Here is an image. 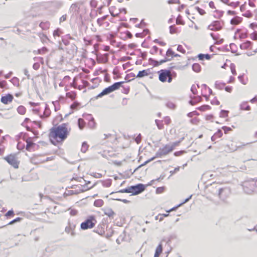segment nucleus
I'll use <instances>...</instances> for the list:
<instances>
[{
    "instance_id": "obj_1",
    "label": "nucleus",
    "mask_w": 257,
    "mask_h": 257,
    "mask_svg": "<svg viewBox=\"0 0 257 257\" xmlns=\"http://www.w3.org/2000/svg\"><path fill=\"white\" fill-rule=\"evenodd\" d=\"M70 129L68 124L63 123L56 127H53L50 130L49 139L51 142L54 145L64 142L69 135Z\"/></svg>"
},
{
    "instance_id": "obj_2",
    "label": "nucleus",
    "mask_w": 257,
    "mask_h": 257,
    "mask_svg": "<svg viewBox=\"0 0 257 257\" xmlns=\"http://www.w3.org/2000/svg\"><path fill=\"white\" fill-rule=\"evenodd\" d=\"M145 189L144 185L139 184L135 186H132L127 188L120 190L121 193H132L133 195H137L142 192Z\"/></svg>"
},
{
    "instance_id": "obj_3",
    "label": "nucleus",
    "mask_w": 257,
    "mask_h": 257,
    "mask_svg": "<svg viewBox=\"0 0 257 257\" xmlns=\"http://www.w3.org/2000/svg\"><path fill=\"white\" fill-rule=\"evenodd\" d=\"M174 52L172 49H169L166 52V57L165 59L161 60L160 61H158L154 60L152 58H150L149 61L150 63L153 64L154 66H158L164 62L168 61H170L173 57Z\"/></svg>"
},
{
    "instance_id": "obj_4",
    "label": "nucleus",
    "mask_w": 257,
    "mask_h": 257,
    "mask_svg": "<svg viewBox=\"0 0 257 257\" xmlns=\"http://www.w3.org/2000/svg\"><path fill=\"white\" fill-rule=\"evenodd\" d=\"M96 222L95 216L91 215L88 216L85 221L81 223L80 227L83 230L90 229L95 226Z\"/></svg>"
},
{
    "instance_id": "obj_5",
    "label": "nucleus",
    "mask_w": 257,
    "mask_h": 257,
    "mask_svg": "<svg viewBox=\"0 0 257 257\" xmlns=\"http://www.w3.org/2000/svg\"><path fill=\"white\" fill-rule=\"evenodd\" d=\"M159 74V79L162 82H165L167 81L170 83L172 81V76L170 70L167 69H162L158 72Z\"/></svg>"
},
{
    "instance_id": "obj_6",
    "label": "nucleus",
    "mask_w": 257,
    "mask_h": 257,
    "mask_svg": "<svg viewBox=\"0 0 257 257\" xmlns=\"http://www.w3.org/2000/svg\"><path fill=\"white\" fill-rule=\"evenodd\" d=\"M242 186L244 192L249 194L255 191L256 189V183L253 181L244 182Z\"/></svg>"
},
{
    "instance_id": "obj_7",
    "label": "nucleus",
    "mask_w": 257,
    "mask_h": 257,
    "mask_svg": "<svg viewBox=\"0 0 257 257\" xmlns=\"http://www.w3.org/2000/svg\"><path fill=\"white\" fill-rule=\"evenodd\" d=\"M173 151V147H171L170 145H166L162 148L159 149L156 153L157 157H161L163 156L167 155Z\"/></svg>"
},
{
    "instance_id": "obj_8",
    "label": "nucleus",
    "mask_w": 257,
    "mask_h": 257,
    "mask_svg": "<svg viewBox=\"0 0 257 257\" xmlns=\"http://www.w3.org/2000/svg\"><path fill=\"white\" fill-rule=\"evenodd\" d=\"M5 159L8 162L9 164L13 166L15 168L19 167V162L18 161V158L15 155H10L5 158Z\"/></svg>"
},
{
    "instance_id": "obj_9",
    "label": "nucleus",
    "mask_w": 257,
    "mask_h": 257,
    "mask_svg": "<svg viewBox=\"0 0 257 257\" xmlns=\"http://www.w3.org/2000/svg\"><path fill=\"white\" fill-rule=\"evenodd\" d=\"M223 25L222 22L215 21L208 26V29L214 31H219L222 29Z\"/></svg>"
},
{
    "instance_id": "obj_10",
    "label": "nucleus",
    "mask_w": 257,
    "mask_h": 257,
    "mask_svg": "<svg viewBox=\"0 0 257 257\" xmlns=\"http://www.w3.org/2000/svg\"><path fill=\"white\" fill-rule=\"evenodd\" d=\"M230 190L227 187L219 189L218 195L219 198L222 200H225L230 195Z\"/></svg>"
},
{
    "instance_id": "obj_11",
    "label": "nucleus",
    "mask_w": 257,
    "mask_h": 257,
    "mask_svg": "<svg viewBox=\"0 0 257 257\" xmlns=\"http://www.w3.org/2000/svg\"><path fill=\"white\" fill-rule=\"evenodd\" d=\"M79 11V6L78 3L72 4L69 9V12L72 15H76Z\"/></svg>"
},
{
    "instance_id": "obj_12",
    "label": "nucleus",
    "mask_w": 257,
    "mask_h": 257,
    "mask_svg": "<svg viewBox=\"0 0 257 257\" xmlns=\"http://www.w3.org/2000/svg\"><path fill=\"white\" fill-rule=\"evenodd\" d=\"M13 96L12 94H8L1 98V102L4 104H7L12 101Z\"/></svg>"
},
{
    "instance_id": "obj_13",
    "label": "nucleus",
    "mask_w": 257,
    "mask_h": 257,
    "mask_svg": "<svg viewBox=\"0 0 257 257\" xmlns=\"http://www.w3.org/2000/svg\"><path fill=\"white\" fill-rule=\"evenodd\" d=\"M113 92L110 86L105 88L101 93H100L97 96V97H101L103 95H107L111 92Z\"/></svg>"
},
{
    "instance_id": "obj_14",
    "label": "nucleus",
    "mask_w": 257,
    "mask_h": 257,
    "mask_svg": "<svg viewBox=\"0 0 257 257\" xmlns=\"http://www.w3.org/2000/svg\"><path fill=\"white\" fill-rule=\"evenodd\" d=\"M42 108L43 109L44 108L45 110L44 111L43 114V115H40V117H42V118L44 117H48L50 115V110L48 108L47 105V104H45L44 106Z\"/></svg>"
},
{
    "instance_id": "obj_15",
    "label": "nucleus",
    "mask_w": 257,
    "mask_h": 257,
    "mask_svg": "<svg viewBox=\"0 0 257 257\" xmlns=\"http://www.w3.org/2000/svg\"><path fill=\"white\" fill-rule=\"evenodd\" d=\"M242 21V18L239 17H235L230 20V24L233 25L239 24Z\"/></svg>"
},
{
    "instance_id": "obj_16",
    "label": "nucleus",
    "mask_w": 257,
    "mask_h": 257,
    "mask_svg": "<svg viewBox=\"0 0 257 257\" xmlns=\"http://www.w3.org/2000/svg\"><path fill=\"white\" fill-rule=\"evenodd\" d=\"M251 42L247 41L240 44V47L241 49H251Z\"/></svg>"
},
{
    "instance_id": "obj_17",
    "label": "nucleus",
    "mask_w": 257,
    "mask_h": 257,
    "mask_svg": "<svg viewBox=\"0 0 257 257\" xmlns=\"http://www.w3.org/2000/svg\"><path fill=\"white\" fill-rule=\"evenodd\" d=\"M124 82H115L114 84H113L112 85L110 86L111 89L112 91L116 90L118 89L121 85L122 84H123Z\"/></svg>"
},
{
    "instance_id": "obj_18",
    "label": "nucleus",
    "mask_w": 257,
    "mask_h": 257,
    "mask_svg": "<svg viewBox=\"0 0 257 257\" xmlns=\"http://www.w3.org/2000/svg\"><path fill=\"white\" fill-rule=\"evenodd\" d=\"M162 245L161 244H159L156 249L154 257H159L160 254L162 253Z\"/></svg>"
},
{
    "instance_id": "obj_19",
    "label": "nucleus",
    "mask_w": 257,
    "mask_h": 257,
    "mask_svg": "<svg viewBox=\"0 0 257 257\" xmlns=\"http://www.w3.org/2000/svg\"><path fill=\"white\" fill-rule=\"evenodd\" d=\"M104 213L109 217H113V215L115 214L114 211L110 208L105 209Z\"/></svg>"
},
{
    "instance_id": "obj_20",
    "label": "nucleus",
    "mask_w": 257,
    "mask_h": 257,
    "mask_svg": "<svg viewBox=\"0 0 257 257\" xmlns=\"http://www.w3.org/2000/svg\"><path fill=\"white\" fill-rule=\"evenodd\" d=\"M39 26L43 30H47L49 28L50 23L49 22H41Z\"/></svg>"
},
{
    "instance_id": "obj_21",
    "label": "nucleus",
    "mask_w": 257,
    "mask_h": 257,
    "mask_svg": "<svg viewBox=\"0 0 257 257\" xmlns=\"http://www.w3.org/2000/svg\"><path fill=\"white\" fill-rule=\"evenodd\" d=\"M148 70H144L142 71H140L137 75V77H143L145 76L148 75Z\"/></svg>"
},
{
    "instance_id": "obj_22",
    "label": "nucleus",
    "mask_w": 257,
    "mask_h": 257,
    "mask_svg": "<svg viewBox=\"0 0 257 257\" xmlns=\"http://www.w3.org/2000/svg\"><path fill=\"white\" fill-rule=\"evenodd\" d=\"M26 108L22 105L19 106L17 108L18 112L21 115L24 114L26 113Z\"/></svg>"
},
{
    "instance_id": "obj_23",
    "label": "nucleus",
    "mask_w": 257,
    "mask_h": 257,
    "mask_svg": "<svg viewBox=\"0 0 257 257\" xmlns=\"http://www.w3.org/2000/svg\"><path fill=\"white\" fill-rule=\"evenodd\" d=\"M192 69L194 71L196 72H199L201 70V66L198 63H194L192 65Z\"/></svg>"
},
{
    "instance_id": "obj_24",
    "label": "nucleus",
    "mask_w": 257,
    "mask_h": 257,
    "mask_svg": "<svg viewBox=\"0 0 257 257\" xmlns=\"http://www.w3.org/2000/svg\"><path fill=\"white\" fill-rule=\"evenodd\" d=\"M84 120L82 118H79L78 120V124L79 128L82 130L84 128L85 125Z\"/></svg>"
},
{
    "instance_id": "obj_25",
    "label": "nucleus",
    "mask_w": 257,
    "mask_h": 257,
    "mask_svg": "<svg viewBox=\"0 0 257 257\" xmlns=\"http://www.w3.org/2000/svg\"><path fill=\"white\" fill-rule=\"evenodd\" d=\"M198 58L200 60H203L204 58L209 60L210 59L211 56L209 54H200L198 55Z\"/></svg>"
},
{
    "instance_id": "obj_26",
    "label": "nucleus",
    "mask_w": 257,
    "mask_h": 257,
    "mask_svg": "<svg viewBox=\"0 0 257 257\" xmlns=\"http://www.w3.org/2000/svg\"><path fill=\"white\" fill-rule=\"evenodd\" d=\"M103 204V201L101 199H98L94 201V205L96 207H101Z\"/></svg>"
},
{
    "instance_id": "obj_27",
    "label": "nucleus",
    "mask_w": 257,
    "mask_h": 257,
    "mask_svg": "<svg viewBox=\"0 0 257 257\" xmlns=\"http://www.w3.org/2000/svg\"><path fill=\"white\" fill-rule=\"evenodd\" d=\"M240 107L241 110H249L250 109L249 105L245 102L241 103L240 105Z\"/></svg>"
},
{
    "instance_id": "obj_28",
    "label": "nucleus",
    "mask_w": 257,
    "mask_h": 257,
    "mask_svg": "<svg viewBox=\"0 0 257 257\" xmlns=\"http://www.w3.org/2000/svg\"><path fill=\"white\" fill-rule=\"evenodd\" d=\"M88 147L89 146L88 145V144L86 142H83L82 144L81 151L82 153H85L88 150Z\"/></svg>"
},
{
    "instance_id": "obj_29",
    "label": "nucleus",
    "mask_w": 257,
    "mask_h": 257,
    "mask_svg": "<svg viewBox=\"0 0 257 257\" xmlns=\"http://www.w3.org/2000/svg\"><path fill=\"white\" fill-rule=\"evenodd\" d=\"M27 145H26V149L27 150H30L32 146L34 144L30 139L27 140L26 141Z\"/></svg>"
},
{
    "instance_id": "obj_30",
    "label": "nucleus",
    "mask_w": 257,
    "mask_h": 257,
    "mask_svg": "<svg viewBox=\"0 0 257 257\" xmlns=\"http://www.w3.org/2000/svg\"><path fill=\"white\" fill-rule=\"evenodd\" d=\"M52 3L54 4V6L58 8H61L63 5V2L61 1H53Z\"/></svg>"
},
{
    "instance_id": "obj_31",
    "label": "nucleus",
    "mask_w": 257,
    "mask_h": 257,
    "mask_svg": "<svg viewBox=\"0 0 257 257\" xmlns=\"http://www.w3.org/2000/svg\"><path fill=\"white\" fill-rule=\"evenodd\" d=\"M65 231L68 233H70L72 235H74V232L71 226L66 227Z\"/></svg>"
},
{
    "instance_id": "obj_32",
    "label": "nucleus",
    "mask_w": 257,
    "mask_h": 257,
    "mask_svg": "<svg viewBox=\"0 0 257 257\" xmlns=\"http://www.w3.org/2000/svg\"><path fill=\"white\" fill-rule=\"evenodd\" d=\"M106 16H103L101 18H98L97 20V23L99 26H101L103 24V22L105 20Z\"/></svg>"
},
{
    "instance_id": "obj_33",
    "label": "nucleus",
    "mask_w": 257,
    "mask_h": 257,
    "mask_svg": "<svg viewBox=\"0 0 257 257\" xmlns=\"http://www.w3.org/2000/svg\"><path fill=\"white\" fill-rule=\"evenodd\" d=\"M201 100V97H198L197 98H195L193 100H191L189 101V103L191 104L192 105H194L196 103H197L198 101H200Z\"/></svg>"
},
{
    "instance_id": "obj_34",
    "label": "nucleus",
    "mask_w": 257,
    "mask_h": 257,
    "mask_svg": "<svg viewBox=\"0 0 257 257\" xmlns=\"http://www.w3.org/2000/svg\"><path fill=\"white\" fill-rule=\"evenodd\" d=\"M228 111L222 110L220 113V116L221 117H226L228 115Z\"/></svg>"
},
{
    "instance_id": "obj_35",
    "label": "nucleus",
    "mask_w": 257,
    "mask_h": 257,
    "mask_svg": "<svg viewBox=\"0 0 257 257\" xmlns=\"http://www.w3.org/2000/svg\"><path fill=\"white\" fill-rule=\"evenodd\" d=\"M88 125L90 128H93L95 126V123L94 122V119L93 118L89 121L88 123Z\"/></svg>"
},
{
    "instance_id": "obj_36",
    "label": "nucleus",
    "mask_w": 257,
    "mask_h": 257,
    "mask_svg": "<svg viewBox=\"0 0 257 257\" xmlns=\"http://www.w3.org/2000/svg\"><path fill=\"white\" fill-rule=\"evenodd\" d=\"M155 122H156V124L158 127V128L159 129V130H162L163 128V124L161 123V121L158 119H156L155 120Z\"/></svg>"
},
{
    "instance_id": "obj_37",
    "label": "nucleus",
    "mask_w": 257,
    "mask_h": 257,
    "mask_svg": "<svg viewBox=\"0 0 257 257\" xmlns=\"http://www.w3.org/2000/svg\"><path fill=\"white\" fill-rule=\"evenodd\" d=\"M166 106L170 109H174L175 108V104L171 101L168 102L166 103Z\"/></svg>"
},
{
    "instance_id": "obj_38",
    "label": "nucleus",
    "mask_w": 257,
    "mask_h": 257,
    "mask_svg": "<svg viewBox=\"0 0 257 257\" xmlns=\"http://www.w3.org/2000/svg\"><path fill=\"white\" fill-rule=\"evenodd\" d=\"M176 24L177 25H184V22L181 20V17L179 15L176 19Z\"/></svg>"
},
{
    "instance_id": "obj_39",
    "label": "nucleus",
    "mask_w": 257,
    "mask_h": 257,
    "mask_svg": "<svg viewBox=\"0 0 257 257\" xmlns=\"http://www.w3.org/2000/svg\"><path fill=\"white\" fill-rule=\"evenodd\" d=\"M243 16L247 18H251L252 17V14L249 11H247L243 14Z\"/></svg>"
},
{
    "instance_id": "obj_40",
    "label": "nucleus",
    "mask_w": 257,
    "mask_h": 257,
    "mask_svg": "<svg viewBox=\"0 0 257 257\" xmlns=\"http://www.w3.org/2000/svg\"><path fill=\"white\" fill-rule=\"evenodd\" d=\"M48 51V49L46 47H43L42 49L38 50V52L40 54H43Z\"/></svg>"
},
{
    "instance_id": "obj_41",
    "label": "nucleus",
    "mask_w": 257,
    "mask_h": 257,
    "mask_svg": "<svg viewBox=\"0 0 257 257\" xmlns=\"http://www.w3.org/2000/svg\"><path fill=\"white\" fill-rule=\"evenodd\" d=\"M222 129L224 131L225 134H227L228 132L232 130L230 127L226 126H222Z\"/></svg>"
},
{
    "instance_id": "obj_42",
    "label": "nucleus",
    "mask_w": 257,
    "mask_h": 257,
    "mask_svg": "<svg viewBox=\"0 0 257 257\" xmlns=\"http://www.w3.org/2000/svg\"><path fill=\"white\" fill-rule=\"evenodd\" d=\"M170 32L171 34H174L176 32V29L174 27V26L172 25L170 26Z\"/></svg>"
},
{
    "instance_id": "obj_43",
    "label": "nucleus",
    "mask_w": 257,
    "mask_h": 257,
    "mask_svg": "<svg viewBox=\"0 0 257 257\" xmlns=\"http://www.w3.org/2000/svg\"><path fill=\"white\" fill-rule=\"evenodd\" d=\"M22 220V218H20V217H17V218L13 220L12 221H11L9 223V224H13L16 222H19L21 220Z\"/></svg>"
},
{
    "instance_id": "obj_44",
    "label": "nucleus",
    "mask_w": 257,
    "mask_h": 257,
    "mask_svg": "<svg viewBox=\"0 0 257 257\" xmlns=\"http://www.w3.org/2000/svg\"><path fill=\"white\" fill-rule=\"evenodd\" d=\"M214 135L217 137V138H219L222 136L223 134L221 130H218Z\"/></svg>"
},
{
    "instance_id": "obj_45",
    "label": "nucleus",
    "mask_w": 257,
    "mask_h": 257,
    "mask_svg": "<svg viewBox=\"0 0 257 257\" xmlns=\"http://www.w3.org/2000/svg\"><path fill=\"white\" fill-rule=\"evenodd\" d=\"M24 148V144L22 142H19L17 144V148L19 150H22Z\"/></svg>"
},
{
    "instance_id": "obj_46",
    "label": "nucleus",
    "mask_w": 257,
    "mask_h": 257,
    "mask_svg": "<svg viewBox=\"0 0 257 257\" xmlns=\"http://www.w3.org/2000/svg\"><path fill=\"white\" fill-rule=\"evenodd\" d=\"M177 50L179 52H182V53H185V50L184 49L183 46L182 45H178L177 47Z\"/></svg>"
},
{
    "instance_id": "obj_47",
    "label": "nucleus",
    "mask_w": 257,
    "mask_h": 257,
    "mask_svg": "<svg viewBox=\"0 0 257 257\" xmlns=\"http://www.w3.org/2000/svg\"><path fill=\"white\" fill-rule=\"evenodd\" d=\"M250 38L253 40H257V33L254 32L250 35Z\"/></svg>"
},
{
    "instance_id": "obj_48",
    "label": "nucleus",
    "mask_w": 257,
    "mask_h": 257,
    "mask_svg": "<svg viewBox=\"0 0 257 257\" xmlns=\"http://www.w3.org/2000/svg\"><path fill=\"white\" fill-rule=\"evenodd\" d=\"M230 69H231V71L233 75H236V70H235V66L234 65H231L230 66Z\"/></svg>"
},
{
    "instance_id": "obj_49",
    "label": "nucleus",
    "mask_w": 257,
    "mask_h": 257,
    "mask_svg": "<svg viewBox=\"0 0 257 257\" xmlns=\"http://www.w3.org/2000/svg\"><path fill=\"white\" fill-rule=\"evenodd\" d=\"M196 9H197V11L198 12V13L201 15H203L205 13L204 10H203V9H202L199 7H197Z\"/></svg>"
},
{
    "instance_id": "obj_50",
    "label": "nucleus",
    "mask_w": 257,
    "mask_h": 257,
    "mask_svg": "<svg viewBox=\"0 0 257 257\" xmlns=\"http://www.w3.org/2000/svg\"><path fill=\"white\" fill-rule=\"evenodd\" d=\"M60 31L59 29H57L56 30H55L53 32V36L54 37H56V36H60Z\"/></svg>"
},
{
    "instance_id": "obj_51",
    "label": "nucleus",
    "mask_w": 257,
    "mask_h": 257,
    "mask_svg": "<svg viewBox=\"0 0 257 257\" xmlns=\"http://www.w3.org/2000/svg\"><path fill=\"white\" fill-rule=\"evenodd\" d=\"M192 196V195H191L188 198L186 199L183 202H182L181 203L179 204L178 206H180L182 205L183 204H184V203L187 202L191 198Z\"/></svg>"
},
{
    "instance_id": "obj_52",
    "label": "nucleus",
    "mask_w": 257,
    "mask_h": 257,
    "mask_svg": "<svg viewBox=\"0 0 257 257\" xmlns=\"http://www.w3.org/2000/svg\"><path fill=\"white\" fill-rule=\"evenodd\" d=\"M164 187H158L156 189L157 193H161L164 191Z\"/></svg>"
},
{
    "instance_id": "obj_53",
    "label": "nucleus",
    "mask_w": 257,
    "mask_h": 257,
    "mask_svg": "<svg viewBox=\"0 0 257 257\" xmlns=\"http://www.w3.org/2000/svg\"><path fill=\"white\" fill-rule=\"evenodd\" d=\"M67 19V15H64L60 18V23L64 22Z\"/></svg>"
},
{
    "instance_id": "obj_54",
    "label": "nucleus",
    "mask_w": 257,
    "mask_h": 257,
    "mask_svg": "<svg viewBox=\"0 0 257 257\" xmlns=\"http://www.w3.org/2000/svg\"><path fill=\"white\" fill-rule=\"evenodd\" d=\"M197 112L196 111H192V112H189L188 114V117H192L194 115H195V114H197Z\"/></svg>"
},
{
    "instance_id": "obj_55",
    "label": "nucleus",
    "mask_w": 257,
    "mask_h": 257,
    "mask_svg": "<svg viewBox=\"0 0 257 257\" xmlns=\"http://www.w3.org/2000/svg\"><path fill=\"white\" fill-rule=\"evenodd\" d=\"M185 152L183 151H178L174 153V155L176 156H179L182 155Z\"/></svg>"
},
{
    "instance_id": "obj_56",
    "label": "nucleus",
    "mask_w": 257,
    "mask_h": 257,
    "mask_svg": "<svg viewBox=\"0 0 257 257\" xmlns=\"http://www.w3.org/2000/svg\"><path fill=\"white\" fill-rule=\"evenodd\" d=\"M179 170H180V167H178L175 168V169L173 171H171L170 172V173H171V175H173L174 173H175L176 172L179 171Z\"/></svg>"
},
{
    "instance_id": "obj_57",
    "label": "nucleus",
    "mask_w": 257,
    "mask_h": 257,
    "mask_svg": "<svg viewBox=\"0 0 257 257\" xmlns=\"http://www.w3.org/2000/svg\"><path fill=\"white\" fill-rule=\"evenodd\" d=\"M77 213V211L75 209H71L70 212V214L72 216H74V215H76Z\"/></svg>"
},
{
    "instance_id": "obj_58",
    "label": "nucleus",
    "mask_w": 257,
    "mask_h": 257,
    "mask_svg": "<svg viewBox=\"0 0 257 257\" xmlns=\"http://www.w3.org/2000/svg\"><path fill=\"white\" fill-rule=\"evenodd\" d=\"M141 140V134H139L138 136L136 138L135 141L137 144H139Z\"/></svg>"
},
{
    "instance_id": "obj_59",
    "label": "nucleus",
    "mask_w": 257,
    "mask_h": 257,
    "mask_svg": "<svg viewBox=\"0 0 257 257\" xmlns=\"http://www.w3.org/2000/svg\"><path fill=\"white\" fill-rule=\"evenodd\" d=\"M166 124H169L171 122V119L169 117H166L164 119Z\"/></svg>"
},
{
    "instance_id": "obj_60",
    "label": "nucleus",
    "mask_w": 257,
    "mask_h": 257,
    "mask_svg": "<svg viewBox=\"0 0 257 257\" xmlns=\"http://www.w3.org/2000/svg\"><path fill=\"white\" fill-rule=\"evenodd\" d=\"M180 142H181V141L174 142V143H173L172 144L170 145V146H171V147H173V149H174V148L176 146H178V145L179 144V143H180Z\"/></svg>"
},
{
    "instance_id": "obj_61",
    "label": "nucleus",
    "mask_w": 257,
    "mask_h": 257,
    "mask_svg": "<svg viewBox=\"0 0 257 257\" xmlns=\"http://www.w3.org/2000/svg\"><path fill=\"white\" fill-rule=\"evenodd\" d=\"M92 187H93V186L90 187H88L87 186H83L82 187L83 188L82 189H81V190L82 192H83V191H86V190L91 188Z\"/></svg>"
},
{
    "instance_id": "obj_62",
    "label": "nucleus",
    "mask_w": 257,
    "mask_h": 257,
    "mask_svg": "<svg viewBox=\"0 0 257 257\" xmlns=\"http://www.w3.org/2000/svg\"><path fill=\"white\" fill-rule=\"evenodd\" d=\"M40 67V65L39 63H35L33 64V67L35 70H37L39 69Z\"/></svg>"
},
{
    "instance_id": "obj_63",
    "label": "nucleus",
    "mask_w": 257,
    "mask_h": 257,
    "mask_svg": "<svg viewBox=\"0 0 257 257\" xmlns=\"http://www.w3.org/2000/svg\"><path fill=\"white\" fill-rule=\"evenodd\" d=\"M191 90L193 94H195L196 93L197 90H196V87L194 85H193L191 87Z\"/></svg>"
},
{
    "instance_id": "obj_64",
    "label": "nucleus",
    "mask_w": 257,
    "mask_h": 257,
    "mask_svg": "<svg viewBox=\"0 0 257 257\" xmlns=\"http://www.w3.org/2000/svg\"><path fill=\"white\" fill-rule=\"evenodd\" d=\"M215 12L218 15V16H217L218 17H222L223 14V12H222V11H216Z\"/></svg>"
}]
</instances>
